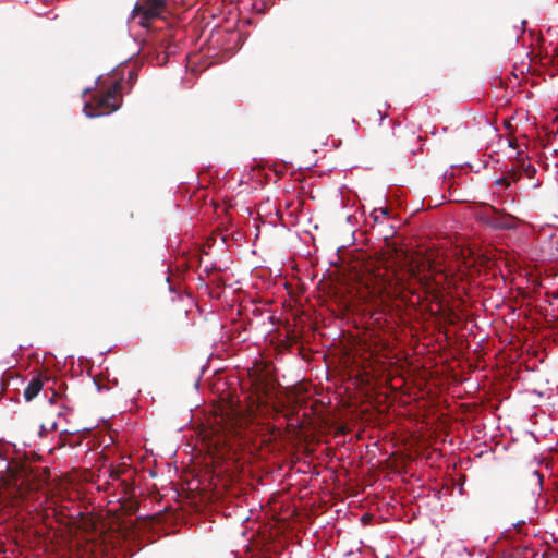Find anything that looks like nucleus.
I'll use <instances>...</instances> for the list:
<instances>
[{"mask_svg":"<svg viewBox=\"0 0 558 558\" xmlns=\"http://www.w3.org/2000/svg\"><path fill=\"white\" fill-rule=\"evenodd\" d=\"M255 404L254 418L267 432L269 440H276L279 434V381L276 368L265 364L256 371L253 381Z\"/></svg>","mask_w":558,"mask_h":558,"instance_id":"1","label":"nucleus"},{"mask_svg":"<svg viewBox=\"0 0 558 558\" xmlns=\"http://www.w3.org/2000/svg\"><path fill=\"white\" fill-rule=\"evenodd\" d=\"M7 477L0 483V504L4 507L20 506L39 486V474L26 460L4 459Z\"/></svg>","mask_w":558,"mask_h":558,"instance_id":"2","label":"nucleus"},{"mask_svg":"<svg viewBox=\"0 0 558 558\" xmlns=\"http://www.w3.org/2000/svg\"><path fill=\"white\" fill-rule=\"evenodd\" d=\"M169 0H137L130 23L140 25L148 32H157L169 26L167 15Z\"/></svg>","mask_w":558,"mask_h":558,"instance_id":"3","label":"nucleus"},{"mask_svg":"<svg viewBox=\"0 0 558 558\" xmlns=\"http://www.w3.org/2000/svg\"><path fill=\"white\" fill-rule=\"evenodd\" d=\"M121 83L119 81L112 83L110 87L97 96L95 99V106L85 104L83 108L84 114L89 118H98L101 116H108L117 111L121 106V97L119 95Z\"/></svg>","mask_w":558,"mask_h":558,"instance_id":"4","label":"nucleus"},{"mask_svg":"<svg viewBox=\"0 0 558 558\" xmlns=\"http://www.w3.org/2000/svg\"><path fill=\"white\" fill-rule=\"evenodd\" d=\"M493 210L497 213V209L493 207ZM480 221H482L485 226L494 229V230H512L517 226L515 217L511 215H488L482 214L478 217Z\"/></svg>","mask_w":558,"mask_h":558,"instance_id":"5","label":"nucleus"},{"mask_svg":"<svg viewBox=\"0 0 558 558\" xmlns=\"http://www.w3.org/2000/svg\"><path fill=\"white\" fill-rule=\"evenodd\" d=\"M267 319L274 326V329H272V332H269L266 336L265 340L269 341L270 344L274 347L275 353H278L279 352V344L276 343V340H277V337H278L277 331H278V326H279V318L276 316L275 312L268 311Z\"/></svg>","mask_w":558,"mask_h":558,"instance_id":"6","label":"nucleus"},{"mask_svg":"<svg viewBox=\"0 0 558 558\" xmlns=\"http://www.w3.org/2000/svg\"><path fill=\"white\" fill-rule=\"evenodd\" d=\"M43 386H44V383L39 377L33 378L28 383L26 388L24 389V392H23L24 399L27 402L32 401L40 392V390L43 389Z\"/></svg>","mask_w":558,"mask_h":558,"instance_id":"7","label":"nucleus"},{"mask_svg":"<svg viewBox=\"0 0 558 558\" xmlns=\"http://www.w3.org/2000/svg\"><path fill=\"white\" fill-rule=\"evenodd\" d=\"M518 180V177L514 172H512L511 175L499 178L495 181V185L504 189H509L512 184V182H515Z\"/></svg>","mask_w":558,"mask_h":558,"instance_id":"8","label":"nucleus"},{"mask_svg":"<svg viewBox=\"0 0 558 558\" xmlns=\"http://www.w3.org/2000/svg\"><path fill=\"white\" fill-rule=\"evenodd\" d=\"M389 215L388 208H374L371 213V217L373 218L375 223H381L383 219Z\"/></svg>","mask_w":558,"mask_h":558,"instance_id":"9","label":"nucleus"},{"mask_svg":"<svg viewBox=\"0 0 558 558\" xmlns=\"http://www.w3.org/2000/svg\"><path fill=\"white\" fill-rule=\"evenodd\" d=\"M409 275L411 278L416 279L422 286L428 284L427 276H421L420 270H417L416 268H414L412 266L409 269Z\"/></svg>","mask_w":558,"mask_h":558,"instance_id":"10","label":"nucleus"},{"mask_svg":"<svg viewBox=\"0 0 558 558\" xmlns=\"http://www.w3.org/2000/svg\"><path fill=\"white\" fill-rule=\"evenodd\" d=\"M532 477L535 480L536 484L541 488L542 487V482H543V476L541 475V473L538 471H533L532 472Z\"/></svg>","mask_w":558,"mask_h":558,"instance_id":"11","label":"nucleus"},{"mask_svg":"<svg viewBox=\"0 0 558 558\" xmlns=\"http://www.w3.org/2000/svg\"><path fill=\"white\" fill-rule=\"evenodd\" d=\"M136 77H137V75L134 71L129 72V81H135Z\"/></svg>","mask_w":558,"mask_h":558,"instance_id":"12","label":"nucleus"},{"mask_svg":"<svg viewBox=\"0 0 558 558\" xmlns=\"http://www.w3.org/2000/svg\"><path fill=\"white\" fill-rule=\"evenodd\" d=\"M166 281H167V283L169 284V291H170V292H174V288L171 286V282H170V278H169V277H167V278H166Z\"/></svg>","mask_w":558,"mask_h":558,"instance_id":"13","label":"nucleus"},{"mask_svg":"<svg viewBox=\"0 0 558 558\" xmlns=\"http://www.w3.org/2000/svg\"><path fill=\"white\" fill-rule=\"evenodd\" d=\"M98 391H101L102 389H107L108 390V387H102L100 384H98L96 380H94Z\"/></svg>","mask_w":558,"mask_h":558,"instance_id":"14","label":"nucleus"},{"mask_svg":"<svg viewBox=\"0 0 558 558\" xmlns=\"http://www.w3.org/2000/svg\"><path fill=\"white\" fill-rule=\"evenodd\" d=\"M521 524H525V521L524 520H519L517 523H512V525H514V526H519Z\"/></svg>","mask_w":558,"mask_h":558,"instance_id":"15","label":"nucleus"},{"mask_svg":"<svg viewBox=\"0 0 558 558\" xmlns=\"http://www.w3.org/2000/svg\"><path fill=\"white\" fill-rule=\"evenodd\" d=\"M275 215L279 218V208L275 206Z\"/></svg>","mask_w":558,"mask_h":558,"instance_id":"16","label":"nucleus"},{"mask_svg":"<svg viewBox=\"0 0 558 558\" xmlns=\"http://www.w3.org/2000/svg\"><path fill=\"white\" fill-rule=\"evenodd\" d=\"M44 432H45V426H44V425H41V426H40V432H39V434H40V435H43V433H44Z\"/></svg>","mask_w":558,"mask_h":558,"instance_id":"17","label":"nucleus"},{"mask_svg":"<svg viewBox=\"0 0 558 558\" xmlns=\"http://www.w3.org/2000/svg\"><path fill=\"white\" fill-rule=\"evenodd\" d=\"M110 477H112V478H118V475H117L116 473H113V472H112V473H110Z\"/></svg>","mask_w":558,"mask_h":558,"instance_id":"18","label":"nucleus"},{"mask_svg":"<svg viewBox=\"0 0 558 558\" xmlns=\"http://www.w3.org/2000/svg\"><path fill=\"white\" fill-rule=\"evenodd\" d=\"M378 114L380 116V121H383L384 116L381 114V111H378Z\"/></svg>","mask_w":558,"mask_h":558,"instance_id":"19","label":"nucleus"}]
</instances>
